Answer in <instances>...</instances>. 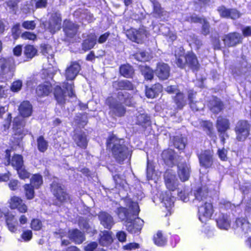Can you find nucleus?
<instances>
[{
  "instance_id": "nucleus-26",
  "label": "nucleus",
  "mask_w": 251,
  "mask_h": 251,
  "mask_svg": "<svg viewBox=\"0 0 251 251\" xmlns=\"http://www.w3.org/2000/svg\"><path fill=\"white\" fill-rule=\"evenodd\" d=\"M63 29L67 36L72 37L76 33L78 26L72 22L65 20L64 22Z\"/></svg>"
},
{
  "instance_id": "nucleus-50",
  "label": "nucleus",
  "mask_w": 251,
  "mask_h": 251,
  "mask_svg": "<svg viewBox=\"0 0 251 251\" xmlns=\"http://www.w3.org/2000/svg\"><path fill=\"white\" fill-rule=\"evenodd\" d=\"M79 226L81 228H82L87 232H92L93 233H94L95 231L94 229H92L90 226L88 222L84 219L79 220Z\"/></svg>"
},
{
  "instance_id": "nucleus-18",
  "label": "nucleus",
  "mask_w": 251,
  "mask_h": 251,
  "mask_svg": "<svg viewBox=\"0 0 251 251\" xmlns=\"http://www.w3.org/2000/svg\"><path fill=\"white\" fill-rule=\"evenodd\" d=\"M213 152L210 150H205L198 155L201 166L209 168L213 164Z\"/></svg>"
},
{
  "instance_id": "nucleus-24",
  "label": "nucleus",
  "mask_w": 251,
  "mask_h": 251,
  "mask_svg": "<svg viewBox=\"0 0 251 251\" xmlns=\"http://www.w3.org/2000/svg\"><path fill=\"white\" fill-rule=\"evenodd\" d=\"M10 204L12 209L17 208L21 213H25L27 211V208L26 205L23 203L22 199L19 197H12L11 199Z\"/></svg>"
},
{
  "instance_id": "nucleus-61",
  "label": "nucleus",
  "mask_w": 251,
  "mask_h": 251,
  "mask_svg": "<svg viewBox=\"0 0 251 251\" xmlns=\"http://www.w3.org/2000/svg\"><path fill=\"white\" fill-rule=\"evenodd\" d=\"M32 236V233L31 230H27L25 231L22 234V237L25 241L30 240Z\"/></svg>"
},
{
  "instance_id": "nucleus-44",
  "label": "nucleus",
  "mask_w": 251,
  "mask_h": 251,
  "mask_svg": "<svg viewBox=\"0 0 251 251\" xmlns=\"http://www.w3.org/2000/svg\"><path fill=\"white\" fill-rule=\"evenodd\" d=\"M43 183L42 177L38 174L34 175L30 179V184L34 188H38Z\"/></svg>"
},
{
  "instance_id": "nucleus-14",
  "label": "nucleus",
  "mask_w": 251,
  "mask_h": 251,
  "mask_svg": "<svg viewBox=\"0 0 251 251\" xmlns=\"http://www.w3.org/2000/svg\"><path fill=\"white\" fill-rule=\"evenodd\" d=\"M61 15L58 13H54L51 14L46 26L49 31L54 33L61 28Z\"/></svg>"
},
{
  "instance_id": "nucleus-55",
  "label": "nucleus",
  "mask_w": 251,
  "mask_h": 251,
  "mask_svg": "<svg viewBox=\"0 0 251 251\" xmlns=\"http://www.w3.org/2000/svg\"><path fill=\"white\" fill-rule=\"evenodd\" d=\"M36 24L34 21H26L22 23V26L26 29L33 30Z\"/></svg>"
},
{
  "instance_id": "nucleus-10",
  "label": "nucleus",
  "mask_w": 251,
  "mask_h": 251,
  "mask_svg": "<svg viewBox=\"0 0 251 251\" xmlns=\"http://www.w3.org/2000/svg\"><path fill=\"white\" fill-rule=\"evenodd\" d=\"M232 227L237 234L241 235H246L251 231V225L244 218L236 219Z\"/></svg>"
},
{
  "instance_id": "nucleus-31",
  "label": "nucleus",
  "mask_w": 251,
  "mask_h": 251,
  "mask_svg": "<svg viewBox=\"0 0 251 251\" xmlns=\"http://www.w3.org/2000/svg\"><path fill=\"white\" fill-rule=\"evenodd\" d=\"M135 123L147 127L151 125L150 118L145 113H138L136 115Z\"/></svg>"
},
{
  "instance_id": "nucleus-22",
  "label": "nucleus",
  "mask_w": 251,
  "mask_h": 251,
  "mask_svg": "<svg viewBox=\"0 0 251 251\" xmlns=\"http://www.w3.org/2000/svg\"><path fill=\"white\" fill-rule=\"evenodd\" d=\"M170 67L164 63H159L157 64L155 70V74L161 79H167L170 75Z\"/></svg>"
},
{
  "instance_id": "nucleus-15",
  "label": "nucleus",
  "mask_w": 251,
  "mask_h": 251,
  "mask_svg": "<svg viewBox=\"0 0 251 251\" xmlns=\"http://www.w3.org/2000/svg\"><path fill=\"white\" fill-rule=\"evenodd\" d=\"M164 180L166 186L170 191H175L178 185V181L175 172L172 170H168L165 173Z\"/></svg>"
},
{
  "instance_id": "nucleus-56",
  "label": "nucleus",
  "mask_w": 251,
  "mask_h": 251,
  "mask_svg": "<svg viewBox=\"0 0 251 251\" xmlns=\"http://www.w3.org/2000/svg\"><path fill=\"white\" fill-rule=\"evenodd\" d=\"M21 37L24 39H28L30 40H34L36 38V36L34 34L25 31L22 33Z\"/></svg>"
},
{
  "instance_id": "nucleus-2",
  "label": "nucleus",
  "mask_w": 251,
  "mask_h": 251,
  "mask_svg": "<svg viewBox=\"0 0 251 251\" xmlns=\"http://www.w3.org/2000/svg\"><path fill=\"white\" fill-rule=\"evenodd\" d=\"M18 110L22 117L15 118L13 122V130L15 136L14 138L17 140V142L27 132L24 128L25 122L23 118L29 117L31 115L32 106L28 101H24L19 105Z\"/></svg>"
},
{
  "instance_id": "nucleus-8",
  "label": "nucleus",
  "mask_w": 251,
  "mask_h": 251,
  "mask_svg": "<svg viewBox=\"0 0 251 251\" xmlns=\"http://www.w3.org/2000/svg\"><path fill=\"white\" fill-rule=\"evenodd\" d=\"M63 87L66 89L67 92L59 85H56L54 88L53 93L54 97L57 102L60 104L65 103L67 97V95L69 97L75 96L73 83H68V82H64L63 85Z\"/></svg>"
},
{
  "instance_id": "nucleus-47",
  "label": "nucleus",
  "mask_w": 251,
  "mask_h": 251,
  "mask_svg": "<svg viewBox=\"0 0 251 251\" xmlns=\"http://www.w3.org/2000/svg\"><path fill=\"white\" fill-rule=\"evenodd\" d=\"M174 145L179 150H183L185 147V139L181 136H176L174 138Z\"/></svg>"
},
{
  "instance_id": "nucleus-54",
  "label": "nucleus",
  "mask_w": 251,
  "mask_h": 251,
  "mask_svg": "<svg viewBox=\"0 0 251 251\" xmlns=\"http://www.w3.org/2000/svg\"><path fill=\"white\" fill-rule=\"evenodd\" d=\"M42 227V224L39 219H34L31 221V227L34 230H39Z\"/></svg>"
},
{
  "instance_id": "nucleus-64",
  "label": "nucleus",
  "mask_w": 251,
  "mask_h": 251,
  "mask_svg": "<svg viewBox=\"0 0 251 251\" xmlns=\"http://www.w3.org/2000/svg\"><path fill=\"white\" fill-rule=\"evenodd\" d=\"M98 246V244L95 242H91L85 247L86 251H93Z\"/></svg>"
},
{
  "instance_id": "nucleus-19",
  "label": "nucleus",
  "mask_w": 251,
  "mask_h": 251,
  "mask_svg": "<svg viewBox=\"0 0 251 251\" xmlns=\"http://www.w3.org/2000/svg\"><path fill=\"white\" fill-rule=\"evenodd\" d=\"M177 174L180 179L182 181L188 180L190 174L189 164L186 162L180 163L177 165Z\"/></svg>"
},
{
  "instance_id": "nucleus-4",
  "label": "nucleus",
  "mask_w": 251,
  "mask_h": 251,
  "mask_svg": "<svg viewBox=\"0 0 251 251\" xmlns=\"http://www.w3.org/2000/svg\"><path fill=\"white\" fill-rule=\"evenodd\" d=\"M123 139H118L115 136H112L107 142V146L111 149L114 157L119 162H122L125 160L130 152L125 145Z\"/></svg>"
},
{
  "instance_id": "nucleus-13",
  "label": "nucleus",
  "mask_w": 251,
  "mask_h": 251,
  "mask_svg": "<svg viewBox=\"0 0 251 251\" xmlns=\"http://www.w3.org/2000/svg\"><path fill=\"white\" fill-rule=\"evenodd\" d=\"M148 32L144 27L139 28L138 30L131 28L126 32L128 38L133 42L139 43L147 37Z\"/></svg>"
},
{
  "instance_id": "nucleus-6",
  "label": "nucleus",
  "mask_w": 251,
  "mask_h": 251,
  "mask_svg": "<svg viewBox=\"0 0 251 251\" xmlns=\"http://www.w3.org/2000/svg\"><path fill=\"white\" fill-rule=\"evenodd\" d=\"M183 50V49L179 48L180 53L176 52L177 65L180 68H183L187 65L193 71H197L200 65L196 55L192 52H188L184 55Z\"/></svg>"
},
{
  "instance_id": "nucleus-32",
  "label": "nucleus",
  "mask_w": 251,
  "mask_h": 251,
  "mask_svg": "<svg viewBox=\"0 0 251 251\" xmlns=\"http://www.w3.org/2000/svg\"><path fill=\"white\" fill-rule=\"evenodd\" d=\"M186 21H190L194 23H200L202 24V32L204 35H206L209 32V24L204 18L198 17L196 16H192L190 19H186Z\"/></svg>"
},
{
  "instance_id": "nucleus-20",
  "label": "nucleus",
  "mask_w": 251,
  "mask_h": 251,
  "mask_svg": "<svg viewBox=\"0 0 251 251\" xmlns=\"http://www.w3.org/2000/svg\"><path fill=\"white\" fill-rule=\"evenodd\" d=\"M80 70L79 64L76 62H73L68 67L65 71V76L67 80H74Z\"/></svg>"
},
{
  "instance_id": "nucleus-45",
  "label": "nucleus",
  "mask_w": 251,
  "mask_h": 251,
  "mask_svg": "<svg viewBox=\"0 0 251 251\" xmlns=\"http://www.w3.org/2000/svg\"><path fill=\"white\" fill-rule=\"evenodd\" d=\"M160 31L164 35L168 38V41L173 42L176 39V33L172 31H170L168 28H166L164 25H162L160 27Z\"/></svg>"
},
{
  "instance_id": "nucleus-35",
  "label": "nucleus",
  "mask_w": 251,
  "mask_h": 251,
  "mask_svg": "<svg viewBox=\"0 0 251 251\" xmlns=\"http://www.w3.org/2000/svg\"><path fill=\"white\" fill-rule=\"evenodd\" d=\"M100 244L103 246H107L113 241L111 233L108 231H104L100 234Z\"/></svg>"
},
{
  "instance_id": "nucleus-51",
  "label": "nucleus",
  "mask_w": 251,
  "mask_h": 251,
  "mask_svg": "<svg viewBox=\"0 0 251 251\" xmlns=\"http://www.w3.org/2000/svg\"><path fill=\"white\" fill-rule=\"evenodd\" d=\"M33 187L30 184H25L24 189L27 199H32L34 197V191Z\"/></svg>"
},
{
  "instance_id": "nucleus-9",
  "label": "nucleus",
  "mask_w": 251,
  "mask_h": 251,
  "mask_svg": "<svg viewBox=\"0 0 251 251\" xmlns=\"http://www.w3.org/2000/svg\"><path fill=\"white\" fill-rule=\"evenodd\" d=\"M12 63L11 59H0V78L8 80L13 76L15 67Z\"/></svg>"
},
{
  "instance_id": "nucleus-60",
  "label": "nucleus",
  "mask_w": 251,
  "mask_h": 251,
  "mask_svg": "<svg viewBox=\"0 0 251 251\" xmlns=\"http://www.w3.org/2000/svg\"><path fill=\"white\" fill-rule=\"evenodd\" d=\"M139 248V245L136 243H129L123 246V249L125 250H132Z\"/></svg>"
},
{
  "instance_id": "nucleus-37",
  "label": "nucleus",
  "mask_w": 251,
  "mask_h": 251,
  "mask_svg": "<svg viewBox=\"0 0 251 251\" xmlns=\"http://www.w3.org/2000/svg\"><path fill=\"white\" fill-rule=\"evenodd\" d=\"M217 127L219 132H225L229 128L228 120L222 117H219L217 121Z\"/></svg>"
},
{
  "instance_id": "nucleus-16",
  "label": "nucleus",
  "mask_w": 251,
  "mask_h": 251,
  "mask_svg": "<svg viewBox=\"0 0 251 251\" xmlns=\"http://www.w3.org/2000/svg\"><path fill=\"white\" fill-rule=\"evenodd\" d=\"M10 151L7 150L5 151L4 164L5 165H9L11 164L12 166L16 170L20 168L23 167L24 161L23 157L21 155L15 154L12 158L11 160L10 158Z\"/></svg>"
},
{
  "instance_id": "nucleus-49",
  "label": "nucleus",
  "mask_w": 251,
  "mask_h": 251,
  "mask_svg": "<svg viewBox=\"0 0 251 251\" xmlns=\"http://www.w3.org/2000/svg\"><path fill=\"white\" fill-rule=\"evenodd\" d=\"M141 71L145 79L151 80L153 78V71L150 68L147 66H142Z\"/></svg>"
},
{
  "instance_id": "nucleus-53",
  "label": "nucleus",
  "mask_w": 251,
  "mask_h": 251,
  "mask_svg": "<svg viewBox=\"0 0 251 251\" xmlns=\"http://www.w3.org/2000/svg\"><path fill=\"white\" fill-rule=\"evenodd\" d=\"M23 83L21 80H17L15 81H14L10 89L11 91L14 92H17L19 91L22 87Z\"/></svg>"
},
{
  "instance_id": "nucleus-58",
  "label": "nucleus",
  "mask_w": 251,
  "mask_h": 251,
  "mask_svg": "<svg viewBox=\"0 0 251 251\" xmlns=\"http://www.w3.org/2000/svg\"><path fill=\"white\" fill-rule=\"evenodd\" d=\"M153 4L154 12L157 14L158 16H161L163 11L161 8L160 4L158 2H154Z\"/></svg>"
},
{
  "instance_id": "nucleus-36",
  "label": "nucleus",
  "mask_w": 251,
  "mask_h": 251,
  "mask_svg": "<svg viewBox=\"0 0 251 251\" xmlns=\"http://www.w3.org/2000/svg\"><path fill=\"white\" fill-rule=\"evenodd\" d=\"M75 144L79 147L85 149L87 146L86 135L84 133H78L75 135L74 137Z\"/></svg>"
},
{
  "instance_id": "nucleus-63",
  "label": "nucleus",
  "mask_w": 251,
  "mask_h": 251,
  "mask_svg": "<svg viewBox=\"0 0 251 251\" xmlns=\"http://www.w3.org/2000/svg\"><path fill=\"white\" fill-rule=\"evenodd\" d=\"M113 178L116 185H119L120 186H124L125 180L122 178L119 175H115L114 176Z\"/></svg>"
},
{
  "instance_id": "nucleus-52",
  "label": "nucleus",
  "mask_w": 251,
  "mask_h": 251,
  "mask_svg": "<svg viewBox=\"0 0 251 251\" xmlns=\"http://www.w3.org/2000/svg\"><path fill=\"white\" fill-rule=\"evenodd\" d=\"M19 177L22 179L28 178L30 176V174L25 169L24 166L17 170Z\"/></svg>"
},
{
  "instance_id": "nucleus-40",
  "label": "nucleus",
  "mask_w": 251,
  "mask_h": 251,
  "mask_svg": "<svg viewBox=\"0 0 251 251\" xmlns=\"http://www.w3.org/2000/svg\"><path fill=\"white\" fill-rule=\"evenodd\" d=\"M113 86L116 89L126 90H131L133 87L132 84L126 80L115 81L113 83Z\"/></svg>"
},
{
  "instance_id": "nucleus-34",
  "label": "nucleus",
  "mask_w": 251,
  "mask_h": 251,
  "mask_svg": "<svg viewBox=\"0 0 251 251\" xmlns=\"http://www.w3.org/2000/svg\"><path fill=\"white\" fill-rule=\"evenodd\" d=\"M162 89L161 85L159 83L155 84L151 88H147L146 90V96L149 98H153L161 92Z\"/></svg>"
},
{
  "instance_id": "nucleus-21",
  "label": "nucleus",
  "mask_w": 251,
  "mask_h": 251,
  "mask_svg": "<svg viewBox=\"0 0 251 251\" xmlns=\"http://www.w3.org/2000/svg\"><path fill=\"white\" fill-rule=\"evenodd\" d=\"M218 11L221 17L223 18L235 19L240 16V14L236 9H227L223 6L219 7L218 8Z\"/></svg>"
},
{
  "instance_id": "nucleus-11",
  "label": "nucleus",
  "mask_w": 251,
  "mask_h": 251,
  "mask_svg": "<svg viewBox=\"0 0 251 251\" xmlns=\"http://www.w3.org/2000/svg\"><path fill=\"white\" fill-rule=\"evenodd\" d=\"M235 131L237 140L244 141L249 135L250 125L246 121H240L237 123Z\"/></svg>"
},
{
  "instance_id": "nucleus-29",
  "label": "nucleus",
  "mask_w": 251,
  "mask_h": 251,
  "mask_svg": "<svg viewBox=\"0 0 251 251\" xmlns=\"http://www.w3.org/2000/svg\"><path fill=\"white\" fill-rule=\"evenodd\" d=\"M162 157L166 165L172 167L174 165L175 161V154L172 150H164L162 153Z\"/></svg>"
},
{
  "instance_id": "nucleus-25",
  "label": "nucleus",
  "mask_w": 251,
  "mask_h": 251,
  "mask_svg": "<svg viewBox=\"0 0 251 251\" xmlns=\"http://www.w3.org/2000/svg\"><path fill=\"white\" fill-rule=\"evenodd\" d=\"M99 218L101 224L108 229L111 228L114 225V222L112 216L105 212H100L99 214Z\"/></svg>"
},
{
  "instance_id": "nucleus-62",
  "label": "nucleus",
  "mask_w": 251,
  "mask_h": 251,
  "mask_svg": "<svg viewBox=\"0 0 251 251\" xmlns=\"http://www.w3.org/2000/svg\"><path fill=\"white\" fill-rule=\"evenodd\" d=\"M218 155L220 158L223 161H225L227 159L226 154L227 151L224 148L219 149L218 151Z\"/></svg>"
},
{
  "instance_id": "nucleus-33",
  "label": "nucleus",
  "mask_w": 251,
  "mask_h": 251,
  "mask_svg": "<svg viewBox=\"0 0 251 251\" xmlns=\"http://www.w3.org/2000/svg\"><path fill=\"white\" fill-rule=\"evenodd\" d=\"M51 85L50 83L39 85L36 88V93L38 96H48L51 91Z\"/></svg>"
},
{
  "instance_id": "nucleus-41",
  "label": "nucleus",
  "mask_w": 251,
  "mask_h": 251,
  "mask_svg": "<svg viewBox=\"0 0 251 251\" xmlns=\"http://www.w3.org/2000/svg\"><path fill=\"white\" fill-rule=\"evenodd\" d=\"M154 243L158 246H163L165 245L167 242L166 237L163 233L158 231L153 237Z\"/></svg>"
},
{
  "instance_id": "nucleus-38",
  "label": "nucleus",
  "mask_w": 251,
  "mask_h": 251,
  "mask_svg": "<svg viewBox=\"0 0 251 251\" xmlns=\"http://www.w3.org/2000/svg\"><path fill=\"white\" fill-rule=\"evenodd\" d=\"M222 107L223 104L221 100L217 98H214L209 103L211 111L215 113H219L222 110Z\"/></svg>"
},
{
  "instance_id": "nucleus-1",
  "label": "nucleus",
  "mask_w": 251,
  "mask_h": 251,
  "mask_svg": "<svg viewBox=\"0 0 251 251\" xmlns=\"http://www.w3.org/2000/svg\"><path fill=\"white\" fill-rule=\"evenodd\" d=\"M194 202L199 207V218L202 223L210 219L213 213V205L207 198V190L205 188H198L194 193Z\"/></svg>"
},
{
  "instance_id": "nucleus-43",
  "label": "nucleus",
  "mask_w": 251,
  "mask_h": 251,
  "mask_svg": "<svg viewBox=\"0 0 251 251\" xmlns=\"http://www.w3.org/2000/svg\"><path fill=\"white\" fill-rule=\"evenodd\" d=\"M37 50L31 45H27L25 47L24 54L26 57L29 59L33 58L36 54Z\"/></svg>"
},
{
  "instance_id": "nucleus-57",
  "label": "nucleus",
  "mask_w": 251,
  "mask_h": 251,
  "mask_svg": "<svg viewBox=\"0 0 251 251\" xmlns=\"http://www.w3.org/2000/svg\"><path fill=\"white\" fill-rule=\"evenodd\" d=\"M36 8H45L47 6V0H36L34 1Z\"/></svg>"
},
{
  "instance_id": "nucleus-17",
  "label": "nucleus",
  "mask_w": 251,
  "mask_h": 251,
  "mask_svg": "<svg viewBox=\"0 0 251 251\" xmlns=\"http://www.w3.org/2000/svg\"><path fill=\"white\" fill-rule=\"evenodd\" d=\"M144 221L139 218H135L134 220L131 218L126 221V229L130 233L138 234L142 228Z\"/></svg>"
},
{
  "instance_id": "nucleus-59",
  "label": "nucleus",
  "mask_w": 251,
  "mask_h": 251,
  "mask_svg": "<svg viewBox=\"0 0 251 251\" xmlns=\"http://www.w3.org/2000/svg\"><path fill=\"white\" fill-rule=\"evenodd\" d=\"M9 88L6 85H0V99L7 96Z\"/></svg>"
},
{
  "instance_id": "nucleus-7",
  "label": "nucleus",
  "mask_w": 251,
  "mask_h": 251,
  "mask_svg": "<svg viewBox=\"0 0 251 251\" xmlns=\"http://www.w3.org/2000/svg\"><path fill=\"white\" fill-rule=\"evenodd\" d=\"M126 202L128 208V210L126 208L121 207L118 208L117 213L120 219L122 220L126 219V221H127L131 219V215H138L140 210L138 203L131 201L130 199H126Z\"/></svg>"
},
{
  "instance_id": "nucleus-30",
  "label": "nucleus",
  "mask_w": 251,
  "mask_h": 251,
  "mask_svg": "<svg viewBox=\"0 0 251 251\" xmlns=\"http://www.w3.org/2000/svg\"><path fill=\"white\" fill-rule=\"evenodd\" d=\"M97 43V36L94 33H91L82 43V49L85 51L92 49Z\"/></svg>"
},
{
  "instance_id": "nucleus-42",
  "label": "nucleus",
  "mask_w": 251,
  "mask_h": 251,
  "mask_svg": "<svg viewBox=\"0 0 251 251\" xmlns=\"http://www.w3.org/2000/svg\"><path fill=\"white\" fill-rule=\"evenodd\" d=\"M121 74L126 77H131L133 73V68L128 64L123 65L120 67Z\"/></svg>"
},
{
  "instance_id": "nucleus-5",
  "label": "nucleus",
  "mask_w": 251,
  "mask_h": 251,
  "mask_svg": "<svg viewBox=\"0 0 251 251\" xmlns=\"http://www.w3.org/2000/svg\"><path fill=\"white\" fill-rule=\"evenodd\" d=\"M58 238L61 240L62 246H67L70 244V240L77 244L81 243L85 239L83 234L78 229H72L67 231L60 229L55 232Z\"/></svg>"
},
{
  "instance_id": "nucleus-12",
  "label": "nucleus",
  "mask_w": 251,
  "mask_h": 251,
  "mask_svg": "<svg viewBox=\"0 0 251 251\" xmlns=\"http://www.w3.org/2000/svg\"><path fill=\"white\" fill-rule=\"evenodd\" d=\"M51 191L56 198L60 202H63L69 198L58 179L54 180L50 185Z\"/></svg>"
},
{
  "instance_id": "nucleus-39",
  "label": "nucleus",
  "mask_w": 251,
  "mask_h": 251,
  "mask_svg": "<svg viewBox=\"0 0 251 251\" xmlns=\"http://www.w3.org/2000/svg\"><path fill=\"white\" fill-rule=\"evenodd\" d=\"M196 93L192 90H190L188 92V100L190 102V105L193 110L198 111L201 109L203 108V104L201 102H198L196 104V103L193 102V97Z\"/></svg>"
},
{
  "instance_id": "nucleus-48",
  "label": "nucleus",
  "mask_w": 251,
  "mask_h": 251,
  "mask_svg": "<svg viewBox=\"0 0 251 251\" xmlns=\"http://www.w3.org/2000/svg\"><path fill=\"white\" fill-rule=\"evenodd\" d=\"M37 147L39 151L44 152L48 148V142L44 139L43 136H40L37 139Z\"/></svg>"
},
{
  "instance_id": "nucleus-23",
  "label": "nucleus",
  "mask_w": 251,
  "mask_h": 251,
  "mask_svg": "<svg viewBox=\"0 0 251 251\" xmlns=\"http://www.w3.org/2000/svg\"><path fill=\"white\" fill-rule=\"evenodd\" d=\"M217 224L219 228L227 230L230 226V220L226 214L221 213L216 219Z\"/></svg>"
},
{
  "instance_id": "nucleus-3",
  "label": "nucleus",
  "mask_w": 251,
  "mask_h": 251,
  "mask_svg": "<svg viewBox=\"0 0 251 251\" xmlns=\"http://www.w3.org/2000/svg\"><path fill=\"white\" fill-rule=\"evenodd\" d=\"M132 97L126 91H121L118 94L117 99L109 98L106 100V102L110 108V113L115 116L121 117L124 115L126 112L125 107L122 103L126 105L131 106L132 104Z\"/></svg>"
},
{
  "instance_id": "nucleus-46",
  "label": "nucleus",
  "mask_w": 251,
  "mask_h": 251,
  "mask_svg": "<svg viewBox=\"0 0 251 251\" xmlns=\"http://www.w3.org/2000/svg\"><path fill=\"white\" fill-rule=\"evenodd\" d=\"M175 101L177 107L179 108L183 107L186 103V99L183 94L178 91L176 94Z\"/></svg>"
},
{
  "instance_id": "nucleus-28",
  "label": "nucleus",
  "mask_w": 251,
  "mask_h": 251,
  "mask_svg": "<svg viewBox=\"0 0 251 251\" xmlns=\"http://www.w3.org/2000/svg\"><path fill=\"white\" fill-rule=\"evenodd\" d=\"M240 39L241 36L239 33H233L226 35L224 39V41L226 45L233 46L239 43Z\"/></svg>"
},
{
  "instance_id": "nucleus-27",
  "label": "nucleus",
  "mask_w": 251,
  "mask_h": 251,
  "mask_svg": "<svg viewBox=\"0 0 251 251\" xmlns=\"http://www.w3.org/2000/svg\"><path fill=\"white\" fill-rule=\"evenodd\" d=\"M163 205L167 209L171 208L174 205L175 198L172 196L171 192L162 193L160 197Z\"/></svg>"
}]
</instances>
